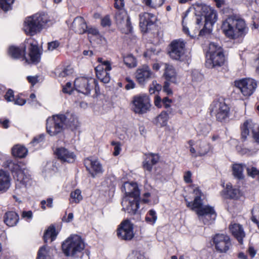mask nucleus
<instances>
[{
  "instance_id": "37998d69",
  "label": "nucleus",
  "mask_w": 259,
  "mask_h": 259,
  "mask_svg": "<svg viewBox=\"0 0 259 259\" xmlns=\"http://www.w3.org/2000/svg\"><path fill=\"white\" fill-rule=\"evenodd\" d=\"M219 51L224 53L222 48L220 45L215 42H210L206 55L216 54Z\"/></svg>"
},
{
  "instance_id": "4d7b16f0",
  "label": "nucleus",
  "mask_w": 259,
  "mask_h": 259,
  "mask_svg": "<svg viewBox=\"0 0 259 259\" xmlns=\"http://www.w3.org/2000/svg\"><path fill=\"white\" fill-rule=\"evenodd\" d=\"M63 91L64 93L71 94L73 92L71 83L70 82H67L63 88Z\"/></svg>"
},
{
  "instance_id": "6e6552de",
  "label": "nucleus",
  "mask_w": 259,
  "mask_h": 259,
  "mask_svg": "<svg viewBox=\"0 0 259 259\" xmlns=\"http://www.w3.org/2000/svg\"><path fill=\"white\" fill-rule=\"evenodd\" d=\"M62 248L66 256H73L84 249V243L80 236L72 235L63 242Z\"/></svg>"
},
{
  "instance_id": "dca6fc26",
  "label": "nucleus",
  "mask_w": 259,
  "mask_h": 259,
  "mask_svg": "<svg viewBox=\"0 0 259 259\" xmlns=\"http://www.w3.org/2000/svg\"><path fill=\"white\" fill-rule=\"evenodd\" d=\"M117 236L122 240H130L134 237L133 226L127 220L121 222L117 229Z\"/></svg>"
},
{
  "instance_id": "864d4df0",
  "label": "nucleus",
  "mask_w": 259,
  "mask_h": 259,
  "mask_svg": "<svg viewBox=\"0 0 259 259\" xmlns=\"http://www.w3.org/2000/svg\"><path fill=\"white\" fill-rule=\"evenodd\" d=\"M125 80L127 82L125 85V89L126 90L133 89L135 88L136 84L134 81L129 77H126Z\"/></svg>"
},
{
  "instance_id": "774afa93",
  "label": "nucleus",
  "mask_w": 259,
  "mask_h": 259,
  "mask_svg": "<svg viewBox=\"0 0 259 259\" xmlns=\"http://www.w3.org/2000/svg\"><path fill=\"white\" fill-rule=\"evenodd\" d=\"M170 103L171 100L169 99L167 97H165L162 100V103L164 105L165 107L166 108L170 107Z\"/></svg>"
},
{
  "instance_id": "69168bd1",
  "label": "nucleus",
  "mask_w": 259,
  "mask_h": 259,
  "mask_svg": "<svg viewBox=\"0 0 259 259\" xmlns=\"http://www.w3.org/2000/svg\"><path fill=\"white\" fill-rule=\"evenodd\" d=\"M14 101L15 104L17 105H20V106H22V105H24L26 102L25 100L20 98H18L16 99L15 100H14Z\"/></svg>"
},
{
  "instance_id": "9b49d317",
  "label": "nucleus",
  "mask_w": 259,
  "mask_h": 259,
  "mask_svg": "<svg viewBox=\"0 0 259 259\" xmlns=\"http://www.w3.org/2000/svg\"><path fill=\"white\" fill-rule=\"evenodd\" d=\"M188 144L190 146V151L194 157L204 156L210 150V146L205 140H199L194 142L189 141Z\"/></svg>"
},
{
  "instance_id": "338daca9",
  "label": "nucleus",
  "mask_w": 259,
  "mask_h": 259,
  "mask_svg": "<svg viewBox=\"0 0 259 259\" xmlns=\"http://www.w3.org/2000/svg\"><path fill=\"white\" fill-rule=\"evenodd\" d=\"M89 34H91L94 35H97L98 34V31L95 28H88L87 29V31Z\"/></svg>"
},
{
  "instance_id": "412c9836",
  "label": "nucleus",
  "mask_w": 259,
  "mask_h": 259,
  "mask_svg": "<svg viewBox=\"0 0 259 259\" xmlns=\"http://www.w3.org/2000/svg\"><path fill=\"white\" fill-rule=\"evenodd\" d=\"M189 10L196 16V23L199 25L203 19L205 13L210 10V7L204 4L196 3L192 5Z\"/></svg>"
},
{
  "instance_id": "4c0bfd02",
  "label": "nucleus",
  "mask_w": 259,
  "mask_h": 259,
  "mask_svg": "<svg viewBox=\"0 0 259 259\" xmlns=\"http://www.w3.org/2000/svg\"><path fill=\"white\" fill-rule=\"evenodd\" d=\"M37 259H51L50 249L48 246H44L39 249Z\"/></svg>"
},
{
  "instance_id": "09e8293b",
  "label": "nucleus",
  "mask_w": 259,
  "mask_h": 259,
  "mask_svg": "<svg viewBox=\"0 0 259 259\" xmlns=\"http://www.w3.org/2000/svg\"><path fill=\"white\" fill-rule=\"evenodd\" d=\"M247 175L251 178H254L255 176H259V170L252 166H249L246 168Z\"/></svg>"
},
{
  "instance_id": "bf43d9fd",
  "label": "nucleus",
  "mask_w": 259,
  "mask_h": 259,
  "mask_svg": "<svg viewBox=\"0 0 259 259\" xmlns=\"http://www.w3.org/2000/svg\"><path fill=\"white\" fill-rule=\"evenodd\" d=\"M74 218L73 213H69L68 215L66 214L63 217L62 221L66 223H69L72 221Z\"/></svg>"
},
{
  "instance_id": "f8f14e48",
  "label": "nucleus",
  "mask_w": 259,
  "mask_h": 259,
  "mask_svg": "<svg viewBox=\"0 0 259 259\" xmlns=\"http://www.w3.org/2000/svg\"><path fill=\"white\" fill-rule=\"evenodd\" d=\"M234 84L242 94L245 97L251 95L257 86L256 81L251 78H243L236 80Z\"/></svg>"
},
{
  "instance_id": "393cba45",
  "label": "nucleus",
  "mask_w": 259,
  "mask_h": 259,
  "mask_svg": "<svg viewBox=\"0 0 259 259\" xmlns=\"http://www.w3.org/2000/svg\"><path fill=\"white\" fill-rule=\"evenodd\" d=\"M230 232L236 238L240 244L243 243V239L245 236L242 226L237 223H232L229 227Z\"/></svg>"
},
{
  "instance_id": "473e14b6",
  "label": "nucleus",
  "mask_w": 259,
  "mask_h": 259,
  "mask_svg": "<svg viewBox=\"0 0 259 259\" xmlns=\"http://www.w3.org/2000/svg\"><path fill=\"white\" fill-rule=\"evenodd\" d=\"M27 149L23 146L20 145H16L12 149L13 155L16 157L24 158L27 155Z\"/></svg>"
},
{
  "instance_id": "8fccbe9b",
  "label": "nucleus",
  "mask_w": 259,
  "mask_h": 259,
  "mask_svg": "<svg viewBox=\"0 0 259 259\" xmlns=\"http://www.w3.org/2000/svg\"><path fill=\"white\" fill-rule=\"evenodd\" d=\"M98 61L100 63L98 66H101L103 68H106L107 70H111V63L109 61L104 60L102 58H98Z\"/></svg>"
},
{
  "instance_id": "f257e3e1",
  "label": "nucleus",
  "mask_w": 259,
  "mask_h": 259,
  "mask_svg": "<svg viewBox=\"0 0 259 259\" xmlns=\"http://www.w3.org/2000/svg\"><path fill=\"white\" fill-rule=\"evenodd\" d=\"M194 199L193 201H188L185 199L186 205L197 214L198 220L204 225L211 224L215 219L217 214L213 207L203 204L204 195L198 188L193 190Z\"/></svg>"
},
{
  "instance_id": "79ce46f5",
  "label": "nucleus",
  "mask_w": 259,
  "mask_h": 259,
  "mask_svg": "<svg viewBox=\"0 0 259 259\" xmlns=\"http://www.w3.org/2000/svg\"><path fill=\"white\" fill-rule=\"evenodd\" d=\"M145 220L148 224L151 225H154L157 220L156 212L153 209L150 210L147 212Z\"/></svg>"
},
{
  "instance_id": "6ab92c4d",
  "label": "nucleus",
  "mask_w": 259,
  "mask_h": 259,
  "mask_svg": "<svg viewBox=\"0 0 259 259\" xmlns=\"http://www.w3.org/2000/svg\"><path fill=\"white\" fill-rule=\"evenodd\" d=\"M55 153L58 159L62 162L72 163L76 159L73 152L63 147L56 148Z\"/></svg>"
},
{
  "instance_id": "c85d7f7f",
  "label": "nucleus",
  "mask_w": 259,
  "mask_h": 259,
  "mask_svg": "<svg viewBox=\"0 0 259 259\" xmlns=\"http://www.w3.org/2000/svg\"><path fill=\"white\" fill-rule=\"evenodd\" d=\"M255 124L253 123L251 119H247L245 120L241 127L242 138L244 139H246L251 132L253 135V132H255Z\"/></svg>"
},
{
  "instance_id": "f03ea898",
  "label": "nucleus",
  "mask_w": 259,
  "mask_h": 259,
  "mask_svg": "<svg viewBox=\"0 0 259 259\" xmlns=\"http://www.w3.org/2000/svg\"><path fill=\"white\" fill-rule=\"evenodd\" d=\"M0 156L5 160L3 166L9 168L14 172V177L16 180V193L20 194L25 192L27 187L30 186L31 184V180L25 165L21 163L13 161L10 158L2 153H0Z\"/></svg>"
},
{
  "instance_id": "58836bf2",
  "label": "nucleus",
  "mask_w": 259,
  "mask_h": 259,
  "mask_svg": "<svg viewBox=\"0 0 259 259\" xmlns=\"http://www.w3.org/2000/svg\"><path fill=\"white\" fill-rule=\"evenodd\" d=\"M73 72L72 68L69 66H67L64 68H57L55 69V73L56 75L59 78H63L65 76L71 74Z\"/></svg>"
},
{
  "instance_id": "423d86ee",
  "label": "nucleus",
  "mask_w": 259,
  "mask_h": 259,
  "mask_svg": "<svg viewBox=\"0 0 259 259\" xmlns=\"http://www.w3.org/2000/svg\"><path fill=\"white\" fill-rule=\"evenodd\" d=\"M49 21L47 15L35 14L25 19L23 29L26 34L32 36L39 32Z\"/></svg>"
},
{
  "instance_id": "7c9ffc66",
  "label": "nucleus",
  "mask_w": 259,
  "mask_h": 259,
  "mask_svg": "<svg viewBox=\"0 0 259 259\" xmlns=\"http://www.w3.org/2000/svg\"><path fill=\"white\" fill-rule=\"evenodd\" d=\"M159 158L157 155L149 154L147 156L146 159L143 162V168L145 170L150 172L153 166L158 161Z\"/></svg>"
},
{
  "instance_id": "0e129e2a",
  "label": "nucleus",
  "mask_w": 259,
  "mask_h": 259,
  "mask_svg": "<svg viewBox=\"0 0 259 259\" xmlns=\"http://www.w3.org/2000/svg\"><path fill=\"white\" fill-rule=\"evenodd\" d=\"M168 81H165L164 83V85L163 87V91L167 94L170 95L172 94V92L171 90L169 87V83Z\"/></svg>"
},
{
  "instance_id": "7ed1b4c3",
  "label": "nucleus",
  "mask_w": 259,
  "mask_h": 259,
  "mask_svg": "<svg viewBox=\"0 0 259 259\" xmlns=\"http://www.w3.org/2000/svg\"><path fill=\"white\" fill-rule=\"evenodd\" d=\"M122 190L125 196L121 202L122 209L131 214H135L139 209L140 192L137 184L134 182H125Z\"/></svg>"
},
{
  "instance_id": "a18cd8bd",
  "label": "nucleus",
  "mask_w": 259,
  "mask_h": 259,
  "mask_svg": "<svg viewBox=\"0 0 259 259\" xmlns=\"http://www.w3.org/2000/svg\"><path fill=\"white\" fill-rule=\"evenodd\" d=\"M15 0H0V8L5 12L12 9V6Z\"/></svg>"
},
{
  "instance_id": "f704fd0d",
  "label": "nucleus",
  "mask_w": 259,
  "mask_h": 259,
  "mask_svg": "<svg viewBox=\"0 0 259 259\" xmlns=\"http://www.w3.org/2000/svg\"><path fill=\"white\" fill-rule=\"evenodd\" d=\"M66 128L68 127L75 129L79 125V122L76 116L73 115L66 116Z\"/></svg>"
},
{
  "instance_id": "2f4dec72",
  "label": "nucleus",
  "mask_w": 259,
  "mask_h": 259,
  "mask_svg": "<svg viewBox=\"0 0 259 259\" xmlns=\"http://www.w3.org/2000/svg\"><path fill=\"white\" fill-rule=\"evenodd\" d=\"M19 219L18 214L14 211L7 212L4 216V222L9 227H13L16 225Z\"/></svg>"
},
{
  "instance_id": "4be33fe9",
  "label": "nucleus",
  "mask_w": 259,
  "mask_h": 259,
  "mask_svg": "<svg viewBox=\"0 0 259 259\" xmlns=\"http://www.w3.org/2000/svg\"><path fill=\"white\" fill-rule=\"evenodd\" d=\"M217 15L216 12L210 7V10H208L204 15L203 19H205V24L204 28L199 31V35L203 36L210 32V29L207 28V25L210 24L211 26L216 22Z\"/></svg>"
},
{
  "instance_id": "13d9d810",
  "label": "nucleus",
  "mask_w": 259,
  "mask_h": 259,
  "mask_svg": "<svg viewBox=\"0 0 259 259\" xmlns=\"http://www.w3.org/2000/svg\"><path fill=\"white\" fill-rule=\"evenodd\" d=\"M115 1V7L118 10L124 9V0H114Z\"/></svg>"
},
{
  "instance_id": "a211bd4d",
  "label": "nucleus",
  "mask_w": 259,
  "mask_h": 259,
  "mask_svg": "<svg viewBox=\"0 0 259 259\" xmlns=\"http://www.w3.org/2000/svg\"><path fill=\"white\" fill-rule=\"evenodd\" d=\"M84 165L87 170L93 178L103 172L102 165L97 159L88 158L84 160Z\"/></svg>"
},
{
  "instance_id": "680f3d73",
  "label": "nucleus",
  "mask_w": 259,
  "mask_h": 259,
  "mask_svg": "<svg viewBox=\"0 0 259 259\" xmlns=\"http://www.w3.org/2000/svg\"><path fill=\"white\" fill-rule=\"evenodd\" d=\"M38 76H28L27 77V79L28 81L32 85H34L38 81Z\"/></svg>"
},
{
  "instance_id": "1a4fd4ad",
  "label": "nucleus",
  "mask_w": 259,
  "mask_h": 259,
  "mask_svg": "<svg viewBox=\"0 0 259 259\" xmlns=\"http://www.w3.org/2000/svg\"><path fill=\"white\" fill-rule=\"evenodd\" d=\"M66 115L58 114L48 118L46 122L47 132L51 136L62 133L66 128Z\"/></svg>"
},
{
  "instance_id": "5701e85b",
  "label": "nucleus",
  "mask_w": 259,
  "mask_h": 259,
  "mask_svg": "<svg viewBox=\"0 0 259 259\" xmlns=\"http://www.w3.org/2000/svg\"><path fill=\"white\" fill-rule=\"evenodd\" d=\"M115 18L116 23L118 25L125 26L127 28L125 33L130 32L132 31V27L130 18L124 9L118 10Z\"/></svg>"
},
{
  "instance_id": "c03bdc74",
  "label": "nucleus",
  "mask_w": 259,
  "mask_h": 259,
  "mask_svg": "<svg viewBox=\"0 0 259 259\" xmlns=\"http://www.w3.org/2000/svg\"><path fill=\"white\" fill-rule=\"evenodd\" d=\"M145 5L152 8L161 6L165 0H143Z\"/></svg>"
},
{
  "instance_id": "e2e57ef3",
  "label": "nucleus",
  "mask_w": 259,
  "mask_h": 259,
  "mask_svg": "<svg viewBox=\"0 0 259 259\" xmlns=\"http://www.w3.org/2000/svg\"><path fill=\"white\" fill-rule=\"evenodd\" d=\"M22 217L26 220H31L32 218V212L31 211H24L22 213Z\"/></svg>"
},
{
  "instance_id": "4468645a",
  "label": "nucleus",
  "mask_w": 259,
  "mask_h": 259,
  "mask_svg": "<svg viewBox=\"0 0 259 259\" xmlns=\"http://www.w3.org/2000/svg\"><path fill=\"white\" fill-rule=\"evenodd\" d=\"M229 109L224 102L214 101L210 106V112L220 121H224L228 117Z\"/></svg>"
},
{
  "instance_id": "c9c22d12",
  "label": "nucleus",
  "mask_w": 259,
  "mask_h": 259,
  "mask_svg": "<svg viewBox=\"0 0 259 259\" xmlns=\"http://www.w3.org/2000/svg\"><path fill=\"white\" fill-rule=\"evenodd\" d=\"M233 173L235 177L238 179H243L244 177L243 175L244 165L242 164L235 163L232 166Z\"/></svg>"
},
{
  "instance_id": "ea45409f",
  "label": "nucleus",
  "mask_w": 259,
  "mask_h": 259,
  "mask_svg": "<svg viewBox=\"0 0 259 259\" xmlns=\"http://www.w3.org/2000/svg\"><path fill=\"white\" fill-rule=\"evenodd\" d=\"M82 198L81 191L79 189H76L71 192L69 201L71 203H78Z\"/></svg>"
},
{
  "instance_id": "cd10ccee",
  "label": "nucleus",
  "mask_w": 259,
  "mask_h": 259,
  "mask_svg": "<svg viewBox=\"0 0 259 259\" xmlns=\"http://www.w3.org/2000/svg\"><path fill=\"white\" fill-rule=\"evenodd\" d=\"M72 27L76 32L79 34L84 33L87 29V26L84 19L81 17H77L74 19Z\"/></svg>"
},
{
  "instance_id": "72a5a7b5",
  "label": "nucleus",
  "mask_w": 259,
  "mask_h": 259,
  "mask_svg": "<svg viewBox=\"0 0 259 259\" xmlns=\"http://www.w3.org/2000/svg\"><path fill=\"white\" fill-rule=\"evenodd\" d=\"M226 190L228 196L231 198L237 199L242 195L240 190L234 187L231 183L226 185Z\"/></svg>"
},
{
  "instance_id": "20e7f679",
  "label": "nucleus",
  "mask_w": 259,
  "mask_h": 259,
  "mask_svg": "<svg viewBox=\"0 0 259 259\" xmlns=\"http://www.w3.org/2000/svg\"><path fill=\"white\" fill-rule=\"evenodd\" d=\"M221 29L227 37L233 39L244 36L248 31L245 21L233 16L229 17L223 22Z\"/></svg>"
},
{
  "instance_id": "bb28decb",
  "label": "nucleus",
  "mask_w": 259,
  "mask_h": 259,
  "mask_svg": "<svg viewBox=\"0 0 259 259\" xmlns=\"http://www.w3.org/2000/svg\"><path fill=\"white\" fill-rule=\"evenodd\" d=\"M164 76L166 81L172 83H177L178 81L177 74L176 71L171 65L166 64L165 65V71Z\"/></svg>"
},
{
  "instance_id": "ddd939ff",
  "label": "nucleus",
  "mask_w": 259,
  "mask_h": 259,
  "mask_svg": "<svg viewBox=\"0 0 259 259\" xmlns=\"http://www.w3.org/2000/svg\"><path fill=\"white\" fill-rule=\"evenodd\" d=\"M95 80L92 77H80L74 80V87L78 92L89 95L93 89Z\"/></svg>"
},
{
  "instance_id": "aec40b11",
  "label": "nucleus",
  "mask_w": 259,
  "mask_h": 259,
  "mask_svg": "<svg viewBox=\"0 0 259 259\" xmlns=\"http://www.w3.org/2000/svg\"><path fill=\"white\" fill-rule=\"evenodd\" d=\"M224 53L219 51L218 54L206 55L205 65L209 68L221 66L225 62Z\"/></svg>"
},
{
  "instance_id": "9d476101",
  "label": "nucleus",
  "mask_w": 259,
  "mask_h": 259,
  "mask_svg": "<svg viewBox=\"0 0 259 259\" xmlns=\"http://www.w3.org/2000/svg\"><path fill=\"white\" fill-rule=\"evenodd\" d=\"M150 101L147 95L141 94L134 97L132 101V109L136 113H145L150 110Z\"/></svg>"
},
{
  "instance_id": "a19ab883",
  "label": "nucleus",
  "mask_w": 259,
  "mask_h": 259,
  "mask_svg": "<svg viewBox=\"0 0 259 259\" xmlns=\"http://www.w3.org/2000/svg\"><path fill=\"white\" fill-rule=\"evenodd\" d=\"M57 233L55 228L54 227H50L45 233L44 236L45 241L47 242L50 240V241L52 242L55 239Z\"/></svg>"
},
{
  "instance_id": "0eeeda50",
  "label": "nucleus",
  "mask_w": 259,
  "mask_h": 259,
  "mask_svg": "<svg viewBox=\"0 0 259 259\" xmlns=\"http://www.w3.org/2000/svg\"><path fill=\"white\" fill-rule=\"evenodd\" d=\"M186 41L182 39L172 41L169 45L168 54L171 59L189 63L191 60L190 54L186 51Z\"/></svg>"
},
{
  "instance_id": "3c124183",
  "label": "nucleus",
  "mask_w": 259,
  "mask_h": 259,
  "mask_svg": "<svg viewBox=\"0 0 259 259\" xmlns=\"http://www.w3.org/2000/svg\"><path fill=\"white\" fill-rule=\"evenodd\" d=\"M44 139L45 135L44 134H40L34 137L32 141L30 143V144H31L33 146H35L37 144L43 142Z\"/></svg>"
},
{
  "instance_id": "f3484780",
  "label": "nucleus",
  "mask_w": 259,
  "mask_h": 259,
  "mask_svg": "<svg viewBox=\"0 0 259 259\" xmlns=\"http://www.w3.org/2000/svg\"><path fill=\"white\" fill-rule=\"evenodd\" d=\"M135 75L138 83L144 85L153 77V73L148 65H143L137 69Z\"/></svg>"
},
{
  "instance_id": "de8ad7c7",
  "label": "nucleus",
  "mask_w": 259,
  "mask_h": 259,
  "mask_svg": "<svg viewBox=\"0 0 259 259\" xmlns=\"http://www.w3.org/2000/svg\"><path fill=\"white\" fill-rule=\"evenodd\" d=\"M161 89V86L156 80H154L150 86L149 93L150 94H154L158 92Z\"/></svg>"
},
{
  "instance_id": "a878e982",
  "label": "nucleus",
  "mask_w": 259,
  "mask_h": 259,
  "mask_svg": "<svg viewBox=\"0 0 259 259\" xmlns=\"http://www.w3.org/2000/svg\"><path fill=\"white\" fill-rule=\"evenodd\" d=\"M11 177L8 172L0 169V191H7L11 185Z\"/></svg>"
},
{
  "instance_id": "603ef678",
  "label": "nucleus",
  "mask_w": 259,
  "mask_h": 259,
  "mask_svg": "<svg viewBox=\"0 0 259 259\" xmlns=\"http://www.w3.org/2000/svg\"><path fill=\"white\" fill-rule=\"evenodd\" d=\"M111 145L114 146L113 155L114 156L118 155L121 150L120 143L113 141L111 142Z\"/></svg>"
},
{
  "instance_id": "e433bc0d",
  "label": "nucleus",
  "mask_w": 259,
  "mask_h": 259,
  "mask_svg": "<svg viewBox=\"0 0 259 259\" xmlns=\"http://www.w3.org/2000/svg\"><path fill=\"white\" fill-rule=\"evenodd\" d=\"M169 119V116L167 112H162L156 119V124L158 126H166Z\"/></svg>"
},
{
  "instance_id": "5fc2aeb1",
  "label": "nucleus",
  "mask_w": 259,
  "mask_h": 259,
  "mask_svg": "<svg viewBox=\"0 0 259 259\" xmlns=\"http://www.w3.org/2000/svg\"><path fill=\"white\" fill-rule=\"evenodd\" d=\"M5 99L7 102H12L14 101V95L13 91L9 90L5 95Z\"/></svg>"
},
{
  "instance_id": "052dcab7",
  "label": "nucleus",
  "mask_w": 259,
  "mask_h": 259,
  "mask_svg": "<svg viewBox=\"0 0 259 259\" xmlns=\"http://www.w3.org/2000/svg\"><path fill=\"white\" fill-rule=\"evenodd\" d=\"M101 24L103 26H109L111 24V21L108 16L104 17L101 20Z\"/></svg>"
},
{
  "instance_id": "49530a36",
  "label": "nucleus",
  "mask_w": 259,
  "mask_h": 259,
  "mask_svg": "<svg viewBox=\"0 0 259 259\" xmlns=\"http://www.w3.org/2000/svg\"><path fill=\"white\" fill-rule=\"evenodd\" d=\"M123 61L128 67L131 68L134 67L137 65L136 59L131 55L124 57Z\"/></svg>"
},
{
  "instance_id": "2eb2a0df",
  "label": "nucleus",
  "mask_w": 259,
  "mask_h": 259,
  "mask_svg": "<svg viewBox=\"0 0 259 259\" xmlns=\"http://www.w3.org/2000/svg\"><path fill=\"white\" fill-rule=\"evenodd\" d=\"M213 240L216 250L220 252H226L231 246L230 238L226 234H217Z\"/></svg>"
},
{
  "instance_id": "b1692460",
  "label": "nucleus",
  "mask_w": 259,
  "mask_h": 259,
  "mask_svg": "<svg viewBox=\"0 0 259 259\" xmlns=\"http://www.w3.org/2000/svg\"><path fill=\"white\" fill-rule=\"evenodd\" d=\"M140 26L143 31H146L148 27L153 25L156 20V16L148 13H143L140 14Z\"/></svg>"
},
{
  "instance_id": "6e6d98bb",
  "label": "nucleus",
  "mask_w": 259,
  "mask_h": 259,
  "mask_svg": "<svg viewBox=\"0 0 259 259\" xmlns=\"http://www.w3.org/2000/svg\"><path fill=\"white\" fill-rule=\"evenodd\" d=\"M59 46V43L57 41H54L49 42L48 44V50L50 51H53L56 50Z\"/></svg>"
},
{
  "instance_id": "c756f323",
  "label": "nucleus",
  "mask_w": 259,
  "mask_h": 259,
  "mask_svg": "<svg viewBox=\"0 0 259 259\" xmlns=\"http://www.w3.org/2000/svg\"><path fill=\"white\" fill-rule=\"evenodd\" d=\"M96 76L97 78L104 83H108L110 80L109 73L110 70H107L106 68H103L101 66H97L95 68Z\"/></svg>"
},
{
  "instance_id": "39448f33",
  "label": "nucleus",
  "mask_w": 259,
  "mask_h": 259,
  "mask_svg": "<svg viewBox=\"0 0 259 259\" xmlns=\"http://www.w3.org/2000/svg\"><path fill=\"white\" fill-rule=\"evenodd\" d=\"M26 45L29 46L28 58H25L26 61L28 63H38L40 59V54L37 42L32 39H28L25 42V46L21 48L11 46L9 48L8 54L12 58L18 59L24 56Z\"/></svg>"
}]
</instances>
